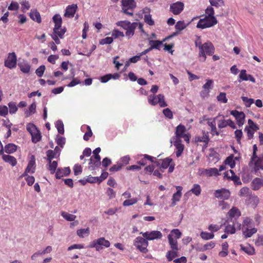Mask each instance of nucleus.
<instances>
[{
	"instance_id": "nucleus-21",
	"label": "nucleus",
	"mask_w": 263,
	"mask_h": 263,
	"mask_svg": "<svg viewBox=\"0 0 263 263\" xmlns=\"http://www.w3.org/2000/svg\"><path fill=\"white\" fill-rule=\"evenodd\" d=\"M213 81L211 79L206 80V82L203 85L202 87L204 90L201 92V97H204L209 95L210 92L209 89L212 88L213 85Z\"/></svg>"
},
{
	"instance_id": "nucleus-59",
	"label": "nucleus",
	"mask_w": 263,
	"mask_h": 263,
	"mask_svg": "<svg viewBox=\"0 0 263 263\" xmlns=\"http://www.w3.org/2000/svg\"><path fill=\"white\" fill-rule=\"evenodd\" d=\"M217 100L223 103H226L228 102V99L226 97V93L225 92H220L217 97Z\"/></svg>"
},
{
	"instance_id": "nucleus-5",
	"label": "nucleus",
	"mask_w": 263,
	"mask_h": 263,
	"mask_svg": "<svg viewBox=\"0 0 263 263\" xmlns=\"http://www.w3.org/2000/svg\"><path fill=\"white\" fill-rule=\"evenodd\" d=\"M148 102L149 104L155 106L159 103L161 107H164L167 106L165 101L164 96L162 94H159L158 96L151 95L148 97Z\"/></svg>"
},
{
	"instance_id": "nucleus-22",
	"label": "nucleus",
	"mask_w": 263,
	"mask_h": 263,
	"mask_svg": "<svg viewBox=\"0 0 263 263\" xmlns=\"http://www.w3.org/2000/svg\"><path fill=\"white\" fill-rule=\"evenodd\" d=\"M263 186V179L261 178H255L251 182V187L254 191H258Z\"/></svg>"
},
{
	"instance_id": "nucleus-17",
	"label": "nucleus",
	"mask_w": 263,
	"mask_h": 263,
	"mask_svg": "<svg viewBox=\"0 0 263 263\" xmlns=\"http://www.w3.org/2000/svg\"><path fill=\"white\" fill-rule=\"evenodd\" d=\"M242 81H250L252 83H255V79L251 74H248L245 69L240 71L239 74L238 82H241Z\"/></svg>"
},
{
	"instance_id": "nucleus-39",
	"label": "nucleus",
	"mask_w": 263,
	"mask_h": 263,
	"mask_svg": "<svg viewBox=\"0 0 263 263\" xmlns=\"http://www.w3.org/2000/svg\"><path fill=\"white\" fill-rule=\"evenodd\" d=\"M240 248L242 250H243L245 252L247 253L249 255H253L254 254L255 250L253 247H251L250 245H247L246 246H244L242 245H240Z\"/></svg>"
},
{
	"instance_id": "nucleus-8",
	"label": "nucleus",
	"mask_w": 263,
	"mask_h": 263,
	"mask_svg": "<svg viewBox=\"0 0 263 263\" xmlns=\"http://www.w3.org/2000/svg\"><path fill=\"white\" fill-rule=\"evenodd\" d=\"M122 11L124 13L132 16L134 13L133 9L136 7L134 0H121Z\"/></svg>"
},
{
	"instance_id": "nucleus-14",
	"label": "nucleus",
	"mask_w": 263,
	"mask_h": 263,
	"mask_svg": "<svg viewBox=\"0 0 263 263\" xmlns=\"http://www.w3.org/2000/svg\"><path fill=\"white\" fill-rule=\"evenodd\" d=\"M224 177L229 180H232L235 185H241V182L239 176H237L234 171L230 170L224 173Z\"/></svg>"
},
{
	"instance_id": "nucleus-4",
	"label": "nucleus",
	"mask_w": 263,
	"mask_h": 263,
	"mask_svg": "<svg viewBox=\"0 0 263 263\" xmlns=\"http://www.w3.org/2000/svg\"><path fill=\"white\" fill-rule=\"evenodd\" d=\"M217 23V21L215 17L205 16L199 21L196 27L198 28L204 29L212 27Z\"/></svg>"
},
{
	"instance_id": "nucleus-49",
	"label": "nucleus",
	"mask_w": 263,
	"mask_h": 263,
	"mask_svg": "<svg viewBox=\"0 0 263 263\" xmlns=\"http://www.w3.org/2000/svg\"><path fill=\"white\" fill-rule=\"evenodd\" d=\"M206 175L209 176H218L219 175L218 170L216 168H211L205 170Z\"/></svg>"
},
{
	"instance_id": "nucleus-31",
	"label": "nucleus",
	"mask_w": 263,
	"mask_h": 263,
	"mask_svg": "<svg viewBox=\"0 0 263 263\" xmlns=\"http://www.w3.org/2000/svg\"><path fill=\"white\" fill-rule=\"evenodd\" d=\"M243 234L245 236L246 238L251 237L254 234L257 232V229L255 228H248L242 229Z\"/></svg>"
},
{
	"instance_id": "nucleus-12",
	"label": "nucleus",
	"mask_w": 263,
	"mask_h": 263,
	"mask_svg": "<svg viewBox=\"0 0 263 263\" xmlns=\"http://www.w3.org/2000/svg\"><path fill=\"white\" fill-rule=\"evenodd\" d=\"M214 195L216 198L224 200H228L230 198L231 193L229 190L222 188L221 189L216 190Z\"/></svg>"
},
{
	"instance_id": "nucleus-64",
	"label": "nucleus",
	"mask_w": 263,
	"mask_h": 263,
	"mask_svg": "<svg viewBox=\"0 0 263 263\" xmlns=\"http://www.w3.org/2000/svg\"><path fill=\"white\" fill-rule=\"evenodd\" d=\"M163 114L167 118L172 119L173 118V114L170 109L166 108L163 110Z\"/></svg>"
},
{
	"instance_id": "nucleus-47",
	"label": "nucleus",
	"mask_w": 263,
	"mask_h": 263,
	"mask_svg": "<svg viewBox=\"0 0 263 263\" xmlns=\"http://www.w3.org/2000/svg\"><path fill=\"white\" fill-rule=\"evenodd\" d=\"M251 194V191L249 188L247 187H243L241 188L239 192V196L240 197H248Z\"/></svg>"
},
{
	"instance_id": "nucleus-42",
	"label": "nucleus",
	"mask_w": 263,
	"mask_h": 263,
	"mask_svg": "<svg viewBox=\"0 0 263 263\" xmlns=\"http://www.w3.org/2000/svg\"><path fill=\"white\" fill-rule=\"evenodd\" d=\"M172 161V159L170 158H166L162 160L161 164L160 166V168L161 171L163 172V171H162L161 169H166L170 165Z\"/></svg>"
},
{
	"instance_id": "nucleus-53",
	"label": "nucleus",
	"mask_w": 263,
	"mask_h": 263,
	"mask_svg": "<svg viewBox=\"0 0 263 263\" xmlns=\"http://www.w3.org/2000/svg\"><path fill=\"white\" fill-rule=\"evenodd\" d=\"M252 226V220L248 217H246L242 222V229H245L247 228H251Z\"/></svg>"
},
{
	"instance_id": "nucleus-52",
	"label": "nucleus",
	"mask_w": 263,
	"mask_h": 263,
	"mask_svg": "<svg viewBox=\"0 0 263 263\" xmlns=\"http://www.w3.org/2000/svg\"><path fill=\"white\" fill-rule=\"evenodd\" d=\"M187 26L185 22L183 21H179L177 22L175 25V29L176 30L181 31L185 29Z\"/></svg>"
},
{
	"instance_id": "nucleus-26",
	"label": "nucleus",
	"mask_w": 263,
	"mask_h": 263,
	"mask_svg": "<svg viewBox=\"0 0 263 263\" xmlns=\"http://www.w3.org/2000/svg\"><path fill=\"white\" fill-rule=\"evenodd\" d=\"M218 117V116H217L216 117L214 118L212 121H208L207 123L208 125L211 127V134H212V136L219 135V132L217 130L215 122V120L217 119Z\"/></svg>"
},
{
	"instance_id": "nucleus-60",
	"label": "nucleus",
	"mask_w": 263,
	"mask_h": 263,
	"mask_svg": "<svg viewBox=\"0 0 263 263\" xmlns=\"http://www.w3.org/2000/svg\"><path fill=\"white\" fill-rule=\"evenodd\" d=\"M47 160L48 161H51L53 158H57V155L51 149L48 150L46 152Z\"/></svg>"
},
{
	"instance_id": "nucleus-28",
	"label": "nucleus",
	"mask_w": 263,
	"mask_h": 263,
	"mask_svg": "<svg viewBox=\"0 0 263 263\" xmlns=\"http://www.w3.org/2000/svg\"><path fill=\"white\" fill-rule=\"evenodd\" d=\"M130 158L127 156L122 157L117 162L116 165V171L120 169L123 166L127 164L129 161Z\"/></svg>"
},
{
	"instance_id": "nucleus-19",
	"label": "nucleus",
	"mask_w": 263,
	"mask_h": 263,
	"mask_svg": "<svg viewBox=\"0 0 263 263\" xmlns=\"http://www.w3.org/2000/svg\"><path fill=\"white\" fill-rule=\"evenodd\" d=\"M176 187L177 189V192L173 194L172 199V202L171 203V205L172 206H174L176 205L177 202L180 200L182 195L181 191L182 190V187L181 186H177Z\"/></svg>"
},
{
	"instance_id": "nucleus-18",
	"label": "nucleus",
	"mask_w": 263,
	"mask_h": 263,
	"mask_svg": "<svg viewBox=\"0 0 263 263\" xmlns=\"http://www.w3.org/2000/svg\"><path fill=\"white\" fill-rule=\"evenodd\" d=\"M78 6L76 4L68 5L65 10L64 16L67 17H73L77 10Z\"/></svg>"
},
{
	"instance_id": "nucleus-30",
	"label": "nucleus",
	"mask_w": 263,
	"mask_h": 263,
	"mask_svg": "<svg viewBox=\"0 0 263 263\" xmlns=\"http://www.w3.org/2000/svg\"><path fill=\"white\" fill-rule=\"evenodd\" d=\"M228 215L230 218H237L241 215V212L238 208L233 206L228 212Z\"/></svg>"
},
{
	"instance_id": "nucleus-56",
	"label": "nucleus",
	"mask_w": 263,
	"mask_h": 263,
	"mask_svg": "<svg viewBox=\"0 0 263 263\" xmlns=\"http://www.w3.org/2000/svg\"><path fill=\"white\" fill-rule=\"evenodd\" d=\"M86 129L87 131L85 133L84 136H83V139L85 141H88L89 138L92 136V132L91 131V128L89 126L87 125L86 126Z\"/></svg>"
},
{
	"instance_id": "nucleus-48",
	"label": "nucleus",
	"mask_w": 263,
	"mask_h": 263,
	"mask_svg": "<svg viewBox=\"0 0 263 263\" xmlns=\"http://www.w3.org/2000/svg\"><path fill=\"white\" fill-rule=\"evenodd\" d=\"M21 70L24 73H28L30 70V66L26 63H21L18 64Z\"/></svg>"
},
{
	"instance_id": "nucleus-45",
	"label": "nucleus",
	"mask_w": 263,
	"mask_h": 263,
	"mask_svg": "<svg viewBox=\"0 0 263 263\" xmlns=\"http://www.w3.org/2000/svg\"><path fill=\"white\" fill-rule=\"evenodd\" d=\"M243 103L246 107H250L254 102V100L252 98H249L247 97L242 96L241 97Z\"/></svg>"
},
{
	"instance_id": "nucleus-13",
	"label": "nucleus",
	"mask_w": 263,
	"mask_h": 263,
	"mask_svg": "<svg viewBox=\"0 0 263 263\" xmlns=\"http://www.w3.org/2000/svg\"><path fill=\"white\" fill-rule=\"evenodd\" d=\"M143 237L147 240H152L156 239H161L162 237V233L158 231H153L152 232H141Z\"/></svg>"
},
{
	"instance_id": "nucleus-23",
	"label": "nucleus",
	"mask_w": 263,
	"mask_h": 263,
	"mask_svg": "<svg viewBox=\"0 0 263 263\" xmlns=\"http://www.w3.org/2000/svg\"><path fill=\"white\" fill-rule=\"evenodd\" d=\"M35 169V158L34 155H32L26 168V172L34 173Z\"/></svg>"
},
{
	"instance_id": "nucleus-41",
	"label": "nucleus",
	"mask_w": 263,
	"mask_h": 263,
	"mask_svg": "<svg viewBox=\"0 0 263 263\" xmlns=\"http://www.w3.org/2000/svg\"><path fill=\"white\" fill-rule=\"evenodd\" d=\"M163 41L158 40H150L149 41V44L151 45L152 49H156L160 50V46L162 44Z\"/></svg>"
},
{
	"instance_id": "nucleus-10",
	"label": "nucleus",
	"mask_w": 263,
	"mask_h": 263,
	"mask_svg": "<svg viewBox=\"0 0 263 263\" xmlns=\"http://www.w3.org/2000/svg\"><path fill=\"white\" fill-rule=\"evenodd\" d=\"M210 137L208 132L204 130L202 131V135L198 136L195 137V141L196 142H200L203 143V148H206L210 141Z\"/></svg>"
},
{
	"instance_id": "nucleus-7",
	"label": "nucleus",
	"mask_w": 263,
	"mask_h": 263,
	"mask_svg": "<svg viewBox=\"0 0 263 263\" xmlns=\"http://www.w3.org/2000/svg\"><path fill=\"white\" fill-rule=\"evenodd\" d=\"M27 130L31 135L33 143H36L41 140L42 137L41 133L34 124L29 123L27 125Z\"/></svg>"
},
{
	"instance_id": "nucleus-1",
	"label": "nucleus",
	"mask_w": 263,
	"mask_h": 263,
	"mask_svg": "<svg viewBox=\"0 0 263 263\" xmlns=\"http://www.w3.org/2000/svg\"><path fill=\"white\" fill-rule=\"evenodd\" d=\"M215 48L211 42H208L204 43L201 46L199 51V60L201 62H205L206 59V55H212L214 53Z\"/></svg>"
},
{
	"instance_id": "nucleus-51",
	"label": "nucleus",
	"mask_w": 263,
	"mask_h": 263,
	"mask_svg": "<svg viewBox=\"0 0 263 263\" xmlns=\"http://www.w3.org/2000/svg\"><path fill=\"white\" fill-rule=\"evenodd\" d=\"M200 237L204 240H209L213 239L214 237L213 233H209L206 232H201L200 233Z\"/></svg>"
},
{
	"instance_id": "nucleus-63",
	"label": "nucleus",
	"mask_w": 263,
	"mask_h": 263,
	"mask_svg": "<svg viewBox=\"0 0 263 263\" xmlns=\"http://www.w3.org/2000/svg\"><path fill=\"white\" fill-rule=\"evenodd\" d=\"M9 108V112L11 114H14L17 110V107L14 102H10L8 104Z\"/></svg>"
},
{
	"instance_id": "nucleus-38",
	"label": "nucleus",
	"mask_w": 263,
	"mask_h": 263,
	"mask_svg": "<svg viewBox=\"0 0 263 263\" xmlns=\"http://www.w3.org/2000/svg\"><path fill=\"white\" fill-rule=\"evenodd\" d=\"M224 163L226 165H228L231 168H233L236 165L235 160H234V155L233 154L228 157L224 160Z\"/></svg>"
},
{
	"instance_id": "nucleus-58",
	"label": "nucleus",
	"mask_w": 263,
	"mask_h": 263,
	"mask_svg": "<svg viewBox=\"0 0 263 263\" xmlns=\"http://www.w3.org/2000/svg\"><path fill=\"white\" fill-rule=\"evenodd\" d=\"M144 20L149 26H153L155 24L154 21L152 19V15L149 14L144 15Z\"/></svg>"
},
{
	"instance_id": "nucleus-43",
	"label": "nucleus",
	"mask_w": 263,
	"mask_h": 263,
	"mask_svg": "<svg viewBox=\"0 0 263 263\" xmlns=\"http://www.w3.org/2000/svg\"><path fill=\"white\" fill-rule=\"evenodd\" d=\"M182 235L181 232L179 231V229H173L171 231L170 234H168V237H170L172 238H174L175 239H179Z\"/></svg>"
},
{
	"instance_id": "nucleus-9",
	"label": "nucleus",
	"mask_w": 263,
	"mask_h": 263,
	"mask_svg": "<svg viewBox=\"0 0 263 263\" xmlns=\"http://www.w3.org/2000/svg\"><path fill=\"white\" fill-rule=\"evenodd\" d=\"M134 246L140 252L146 253L148 252L147 248L148 243L144 237H137L134 240Z\"/></svg>"
},
{
	"instance_id": "nucleus-24",
	"label": "nucleus",
	"mask_w": 263,
	"mask_h": 263,
	"mask_svg": "<svg viewBox=\"0 0 263 263\" xmlns=\"http://www.w3.org/2000/svg\"><path fill=\"white\" fill-rule=\"evenodd\" d=\"M250 163H254V169L257 171L260 169L263 170V156L257 157L255 160L253 162L250 161Z\"/></svg>"
},
{
	"instance_id": "nucleus-34",
	"label": "nucleus",
	"mask_w": 263,
	"mask_h": 263,
	"mask_svg": "<svg viewBox=\"0 0 263 263\" xmlns=\"http://www.w3.org/2000/svg\"><path fill=\"white\" fill-rule=\"evenodd\" d=\"M53 22L54 23V28H61L62 24V17L59 14H55L52 17Z\"/></svg>"
},
{
	"instance_id": "nucleus-40",
	"label": "nucleus",
	"mask_w": 263,
	"mask_h": 263,
	"mask_svg": "<svg viewBox=\"0 0 263 263\" xmlns=\"http://www.w3.org/2000/svg\"><path fill=\"white\" fill-rule=\"evenodd\" d=\"M178 250H173L168 251L166 254V257L168 261H172L174 258L178 256Z\"/></svg>"
},
{
	"instance_id": "nucleus-36",
	"label": "nucleus",
	"mask_w": 263,
	"mask_h": 263,
	"mask_svg": "<svg viewBox=\"0 0 263 263\" xmlns=\"http://www.w3.org/2000/svg\"><path fill=\"white\" fill-rule=\"evenodd\" d=\"M58 166V162L56 161L51 160V161H48V170L50 172L51 174H53L55 172Z\"/></svg>"
},
{
	"instance_id": "nucleus-54",
	"label": "nucleus",
	"mask_w": 263,
	"mask_h": 263,
	"mask_svg": "<svg viewBox=\"0 0 263 263\" xmlns=\"http://www.w3.org/2000/svg\"><path fill=\"white\" fill-rule=\"evenodd\" d=\"M55 126L59 134H63L64 133V124L61 120L57 121Z\"/></svg>"
},
{
	"instance_id": "nucleus-44",
	"label": "nucleus",
	"mask_w": 263,
	"mask_h": 263,
	"mask_svg": "<svg viewBox=\"0 0 263 263\" xmlns=\"http://www.w3.org/2000/svg\"><path fill=\"white\" fill-rule=\"evenodd\" d=\"M61 215L64 218L69 221H74L76 218L75 215L71 214L66 212H62Z\"/></svg>"
},
{
	"instance_id": "nucleus-29",
	"label": "nucleus",
	"mask_w": 263,
	"mask_h": 263,
	"mask_svg": "<svg viewBox=\"0 0 263 263\" xmlns=\"http://www.w3.org/2000/svg\"><path fill=\"white\" fill-rule=\"evenodd\" d=\"M30 17L32 20L38 23H41L42 22L40 14L37 10H31L30 12Z\"/></svg>"
},
{
	"instance_id": "nucleus-57",
	"label": "nucleus",
	"mask_w": 263,
	"mask_h": 263,
	"mask_svg": "<svg viewBox=\"0 0 263 263\" xmlns=\"http://www.w3.org/2000/svg\"><path fill=\"white\" fill-rule=\"evenodd\" d=\"M112 78L115 79V73L107 74L105 76H103L100 78V80L102 83H106Z\"/></svg>"
},
{
	"instance_id": "nucleus-35",
	"label": "nucleus",
	"mask_w": 263,
	"mask_h": 263,
	"mask_svg": "<svg viewBox=\"0 0 263 263\" xmlns=\"http://www.w3.org/2000/svg\"><path fill=\"white\" fill-rule=\"evenodd\" d=\"M168 243L171 248L173 250H179L178 243L177 239L174 238L168 237Z\"/></svg>"
},
{
	"instance_id": "nucleus-20",
	"label": "nucleus",
	"mask_w": 263,
	"mask_h": 263,
	"mask_svg": "<svg viewBox=\"0 0 263 263\" xmlns=\"http://www.w3.org/2000/svg\"><path fill=\"white\" fill-rule=\"evenodd\" d=\"M70 171L69 167H64L63 169L59 168L55 173V177L57 179H61L63 176H68L70 173Z\"/></svg>"
},
{
	"instance_id": "nucleus-55",
	"label": "nucleus",
	"mask_w": 263,
	"mask_h": 263,
	"mask_svg": "<svg viewBox=\"0 0 263 263\" xmlns=\"http://www.w3.org/2000/svg\"><path fill=\"white\" fill-rule=\"evenodd\" d=\"M209 2L211 6L218 8L224 5L223 0H209Z\"/></svg>"
},
{
	"instance_id": "nucleus-15",
	"label": "nucleus",
	"mask_w": 263,
	"mask_h": 263,
	"mask_svg": "<svg viewBox=\"0 0 263 263\" xmlns=\"http://www.w3.org/2000/svg\"><path fill=\"white\" fill-rule=\"evenodd\" d=\"M184 5L182 2H177L170 5V11L174 15L179 14L184 9Z\"/></svg>"
},
{
	"instance_id": "nucleus-50",
	"label": "nucleus",
	"mask_w": 263,
	"mask_h": 263,
	"mask_svg": "<svg viewBox=\"0 0 263 263\" xmlns=\"http://www.w3.org/2000/svg\"><path fill=\"white\" fill-rule=\"evenodd\" d=\"M77 235L81 238H84L85 235H88L89 234V229H81L77 231Z\"/></svg>"
},
{
	"instance_id": "nucleus-27",
	"label": "nucleus",
	"mask_w": 263,
	"mask_h": 263,
	"mask_svg": "<svg viewBox=\"0 0 263 263\" xmlns=\"http://www.w3.org/2000/svg\"><path fill=\"white\" fill-rule=\"evenodd\" d=\"M2 158L5 162L9 163L12 166H15L17 164L16 159L12 156L3 155Z\"/></svg>"
},
{
	"instance_id": "nucleus-46",
	"label": "nucleus",
	"mask_w": 263,
	"mask_h": 263,
	"mask_svg": "<svg viewBox=\"0 0 263 263\" xmlns=\"http://www.w3.org/2000/svg\"><path fill=\"white\" fill-rule=\"evenodd\" d=\"M190 191L196 196H199L201 192L200 185L198 184H194Z\"/></svg>"
},
{
	"instance_id": "nucleus-61",
	"label": "nucleus",
	"mask_w": 263,
	"mask_h": 263,
	"mask_svg": "<svg viewBox=\"0 0 263 263\" xmlns=\"http://www.w3.org/2000/svg\"><path fill=\"white\" fill-rule=\"evenodd\" d=\"M138 201V199L137 198H133L130 199H126L125 200L123 203V205L124 206H129L133 205L135 203H136Z\"/></svg>"
},
{
	"instance_id": "nucleus-6",
	"label": "nucleus",
	"mask_w": 263,
	"mask_h": 263,
	"mask_svg": "<svg viewBox=\"0 0 263 263\" xmlns=\"http://www.w3.org/2000/svg\"><path fill=\"white\" fill-rule=\"evenodd\" d=\"M109 246V241L106 240L104 237H101L93 240L89 246L90 248H95L97 251H100L104 248H108Z\"/></svg>"
},
{
	"instance_id": "nucleus-33",
	"label": "nucleus",
	"mask_w": 263,
	"mask_h": 263,
	"mask_svg": "<svg viewBox=\"0 0 263 263\" xmlns=\"http://www.w3.org/2000/svg\"><path fill=\"white\" fill-rule=\"evenodd\" d=\"M89 160H90V162L89 163V164L90 165H90L89 166V167H92L91 168V170H94L95 167H99L101 165V161H100L101 158H93V157H91Z\"/></svg>"
},
{
	"instance_id": "nucleus-62",
	"label": "nucleus",
	"mask_w": 263,
	"mask_h": 263,
	"mask_svg": "<svg viewBox=\"0 0 263 263\" xmlns=\"http://www.w3.org/2000/svg\"><path fill=\"white\" fill-rule=\"evenodd\" d=\"M22 6V9L23 12H26V10L29 9L30 7V4L28 1L26 0H23L21 2Z\"/></svg>"
},
{
	"instance_id": "nucleus-2",
	"label": "nucleus",
	"mask_w": 263,
	"mask_h": 263,
	"mask_svg": "<svg viewBox=\"0 0 263 263\" xmlns=\"http://www.w3.org/2000/svg\"><path fill=\"white\" fill-rule=\"evenodd\" d=\"M116 25L122 28L126 31L125 35L128 38L133 36L135 33V30L138 27V23L134 22L131 23L129 21H123L116 23Z\"/></svg>"
},
{
	"instance_id": "nucleus-3",
	"label": "nucleus",
	"mask_w": 263,
	"mask_h": 263,
	"mask_svg": "<svg viewBox=\"0 0 263 263\" xmlns=\"http://www.w3.org/2000/svg\"><path fill=\"white\" fill-rule=\"evenodd\" d=\"M186 132V129L185 126L180 124L176 127L175 136L173 138V140L181 141V139L183 138L186 143H189L191 137Z\"/></svg>"
},
{
	"instance_id": "nucleus-25",
	"label": "nucleus",
	"mask_w": 263,
	"mask_h": 263,
	"mask_svg": "<svg viewBox=\"0 0 263 263\" xmlns=\"http://www.w3.org/2000/svg\"><path fill=\"white\" fill-rule=\"evenodd\" d=\"M174 145L176 147L177 150L176 152V157H179L184 150V145L181 144V141L179 140H174Z\"/></svg>"
},
{
	"instance_id": "nucleus-11",
	"label": "nucleus",
	"mask_w": 263,
	"mask_h": 263,
	"mask_svg": "<svg viewBox=\"0 0 263 263\" xmlns=\"http://www.w3.org/2000/svg\"><path fill=\"white\" fill-rule=\"evenodd\" d=\"M230 114L235 118L239 127L242 126L243 125L246 117L243 112L233 110L231 111Z\"/></svg>"
},
{
	"instance_id": "nucleus-16",
	"label": "nucleus",
	"mask_w": 263,
	"mask_h": 263,
	"mask_svg": "<svg viewBox=\"0 0 263 263\" xmlns=\"http://www.w3.org/2000/svg\"><path fill=\"white\" fill-rule=\"evenodd\" d=\"M16 56L14 52L9 53L7 59L5 61V66L10 69L16 67Z\"/></svg>"
},
{
	"instance_id": "nucleus-37",
	"label": "nucleus",
	"mask_w": 263,
	"mask_h": 263,
	"mask_svg": "<svg viewBox=\"0 0 263 263\" xmlns=\"http://www.w3.org/2000/svg\"><path fill=\"white\" fill-rule=\"evenodd\" d=\"M17 150V146L13 143H9L5 145V151L7 154H11Z\"/></svg>"
},
{
	"instance_id": "nucleus-32",
	"label": "nucleus",
	"mask_w": 263,
	"mask_h": 263,
	"mask_svg": "<svg viewBox=\"0 0 263 263\" xmlns=\"http://www.w3.org/2000/svg\"><path fill=\"white\" fill-rule=\"evenodd\" d=\"M66 31V29L65 28H53L52 34H55L57 36L59 37V38L63 39Z\"/></svg>"
}]
</instances>
